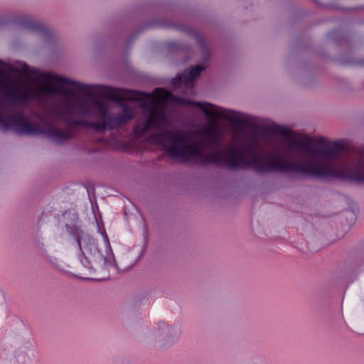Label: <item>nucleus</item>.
Here are the masks:
<instances>
[{"mask_svg": "<svg viewBox=\"0 0 364 364\" xmlns=\"http://www.w3.org/2000/svg\"><path fill=\"white\" fill-rule=\"evenodd\" d=\"M183 30L188 35L193 36L198 43L202 53V58L205 63H208L210 57V51L207 40L196 29L189 26H184Z\"/></svg>", "mask_w": 364, "mask_h": 364, "instance_id": "0eeeda50", "label": "nucleus"}, {"mask_svg": "<svg viewBox=\"0 0 364 364\" xmlns=\"http://www.w3.org/2000/svg\"><path fill=\"white\" fill-rule=\"evenodd\" d=\"M22 26L28 30L37 31L43 33L44 36H48L49 30L43 25L28 18H23L21 21Z\"/></svg>", "mask_w": 364, "mask_h": 364, "instance_id": "9d476101", "label": "nucleus"}, {"mask_svg": "<svg viewBox=\"0 0 364 364\" xmlns=\"http://www.w3.org/2000/svg\"><path fill=\"white\" fill-rule=\"evenodd\" d=\"M23 72L26 74H36L38 73V70L36 69H31L28 65H26V67L23 68Z\"/></svg>", "mask_w": 364, "mask_h": 364, "instance_id": "dca6fc26", "label": "nucleus"}, {"mask_svg": "<svg viewBox=\"0 0 364 364\" xmlns=\"http://www.w3.org/2000/svg\"><path fill=\"white\" fill-rule=\"evenodd\" d=\"M205 68L206 65H197L191 68L188 72L191 77H193V81L200 76L201 72L203 71Z\"/></svg>", "mask_w": 364, "mask_h": 364, "instance_id": "f8f14e48", "label": "nucleus"}, {"mask_svg": "<svg viewBox=\"0 0 364 364\" xmlns=\"http://www.w3.org/2000/svg\"><path fill=\"white\" fill-rule=\"evenodd\" d=\"M0 125L4 129L16 127L19 133L46 134L50 138L57 139L59 143L72 138L68 132L59 129L51 123L46 122L44 127H40L39 124L27 119L22 112L7 115L0 114Z\"/></svg>", "mask_w": 364, "mask_h": 364, "instance_id": "7ed1b4c3", "label": "nucleus"}, {"mask_svg": "<svg viewBox=\"0 0 364 364\" xmlns=\"http://www.w3.org/2000/svg\"><path fill=\"white\" fill-rule=\"evenodd\" d=\"M362 64L364 65V60L362 62Z\"/></svg>", "mask_w": 364, "mask_h": 364, "instance_id": "4be33fe9", "label": "nucleus"}, {"mask_svg": "<svg viewBox=\"0 0 364 364\" xmlns=\"http://www.w3.org/2000/svg\"><path fill=\"white\" fill-rule=\"evenodd\" d=\"M175 46L174 43H171L169 45V48H171L172 47Z\"/></svg>", "mask_w": 364, "mask_h": 364, "instance_id": "6ab92c4d", "label": "nucleus"}, {"mask_svg": "<svg viewBox=\"0 0 364 364\" xmlns=\"http://www.w3.org/2000/svg\"><path fill=\"white\" fill-rule=\"evenodd\" d=\"M33 99L27 91L0 87V102L6 105H25Z\"/></svg>", "mask_w": 364, "mask_h": 364, "instance_id": "423d86ee", "label": "nucleus"}, {"mask_svg": "<svg viewBox=\"0 0 364 364\" xmlns=\"http://www.w3.org/2000/svg\"><path fill=\"white\" fill-rule=\"evenodd\" d=\"M81 106H82V109L83 110H85V111H87V105L85 103H82V104L81 105Z\"/></svg>", "mask_w": 364, "mask_h": 364, "instance_id": "f3484780", "label": "nucleus"}, {"mask_svg": "<svg viewBox=\"0 0 364 364\" xmlns=\"http://www.w3.org/2000/svg\"><path fill=\"white\" fill-rule=\"evenodd\" d=\"M181 77L183 85H186V87H188L189 84H193L194 82L193 80V77H191L189 72H184L183 74L181 75Z\"/></svg>", "mask_w": 364, "mask_h": 364, "instance_id": "4468645a", "label": "nucleus"}, {"mask_svg": "<svg viewBox=\"0 0 364 364\" xmlns=\"http://www.w3.org/2000/svg\"><path fill=\"white\" fill-rule=\"evenodd\" d=\"M95 105L98 110L101 112L102 118L105 120L107 129L113 130L119 128L117 117H112L108 114L105 105L100 101H96Z\"/></svg>", "mask_w": 364, "mask_h": 364, "instance_id": "6e6552de", "label": "nucleus"}, {"mask_svg": "<svg viewBox=\"0 0 364 364\" xmlns=\"http://www.w3.org/2000/svg\"><path fill=\"white\" fill-rule=\"evenodd\" d=\"M171 84L176 87L180 86L181 85H182L183 82H182L181 75H178L175 77H173L171 80Z\"/></svg>", "mask_w": 364, "mask_h": 364, "instance_id": "2eb2a0df", "label": "nucleus"}, {"mask_svg": "<svg viewBox=\"0 0 364 364\" xmlns=\"http://www.w3.org/2000/svg\"><path fill=\"white\" fill-rule=\"evenodd\" d=\"M5 65V63H4V61L2 60H0V66H4Z\"/></svg>", "mask_w": 364, "mask_h": 364, "instance_id": "a211bd4d", "label": "nucleus"}, {"mask_svg": "<svg viewBox=\"0 0 364 364\" xmlns=\"http://www.w3.org/2000/svg\"><path fill=\"white\" fill-rule=\"evenodd\" d=\"M176 100L182 105L200 108L208 120L217 118L223 119L235 124L240 129L244 128L250 124V119L247 117H242L240 112L226 109H219L210 102H197L179 97L176 98Z\"/></svg>", "mask_w": 364, "mask_h": 364, "instance_id": "20e7f679", "label": "nucleus"}, {"mask_svg": "<svg viewBox=\"0 0 364 364\" xmlns=\"http://www.w3.org/2000/svg\"><path fill=\"white\" fill-rule=\"evenodd\" d=\"M65 229L67 232L72 235L75 240L76 241L77 246L81 252L82 251V245H81V238L82 235L83 233L82 230L76 225H66ZM82 255H84V253L82 252Z\"/></svg>", "mask_w": 364, "mask_h": 364, "instance_id": "9b49d317", "label": "nucleus"}, {"mask_svg": "<svg viewBox=\"0 0 364 364\" xmlns=\"http://www.w3.org/2000/svg\"><path fill=\"white\" fill-rule=\"evenodd\" d=\"M196 137L202 145L215 151L203 154L201 149L179 131L166 129L151 135L149 139L159 145L168 141L166 153L171 158H199L202 166L213 164L237 168L245 165L259 172H296L364 183V149L355 164L343 168L325 162L335 161L346 150L341 141L333 142L324 137L314 139L277 124L255 127L245 144L231 146L227 151L218 149L220 132L213 126L198 130Z\"/></svg>", "mask_w": 364, "mask_h": 364, "instance_id": "f257e3e1", "label": "nucleus"}, {"mask_svg": "<svg viewBox=\"0 0 364 364\" xmlns=\"http://www.w3.org/2000/svg\"><path fill=\"white\" fill-rule=\"evenodd\" d=\"M153 95L158 100H163L164 98V95H166L167 96H173L171 92L162 87L155 88L153 91Z\"/></svg>", "mask_w": 364, "mask_h": 364, "instance_id": "ddd939ff", "label": "nucleus"}, {"mask_svg": "<svg viewBox=\"0 0 364 364\" xmlns=\"http://www.w3.org/2000/svg\"><path fill=\"white\" fill-rule=\"evenodd\" d=\"M73 109L74 105L72 102L66 103L61 106V110L58 113V114L65 121L68 127L70 129H76L78 127H86L97 131H105L107 129L105 120H103L102 122H95L86 120H75L70 117Z\"/></svg>", "mask_w": 364, "mask_h": 364, "instance_id": "39448f33", "label": "nucleus"}, {"mask_svg": "<svg viewBox=\"0 0 364 364\" xmlns=\"http://www.w3.org/2000/svg\"><path fill=\"white\" fill-rule=\"evenodd\" d=\"M50 83L55 92L68 96H73L74 91L80 92L90 96L111 100L118 102L122 107L123 114L116 116L119 127L126 124L134 118V113L127 104L123 103L125 100L138 101L140 97L145 95L139 90L125 88H116L107 85H87L80 82L65 77L63 76L53 75L50 77Z\"/></svg>", "mask_w": 364, "mask_h": 364, "instance_id": "f03ea898", "label": "nucleus"}, {"mask_svg": "<svg viewBox=\"0 0 364 364\" xmlns=\"http://www.w3.org/2000/svg\"><path fill=\"white\" fill-rule=\"evenodd\" d=\"M87 263H89V262H87ZM83 264H84V266H85V267H88V264H85V263H84Z\"/></svg>", "mask_w": 364, "mask_h": 364, "instance_id": "412c9836", "label": "nucleus"}, {"mask_svg": "<svg viewBox=\"0 0 364 364\" xmlns=\"http://www.w3.org/2000/svg\"><path fill=\"white\" fill-rule=\"evenodd\" d=\"M137 36V33H134L132 35V37L135 38Z\"/></svg>", "mask_w": 364, "mask_h": 364, "instance_id": "aec40b11", "label": "nucleus"}, {"mask_svg": "<svg viewBox=\"0 0 364 364\" xmlns=\"http://www.w3.org/2000/svg\"><path fill=\"white\" fill-rule=\"evenodd\" d=\"M163 120V117L159 114H154L151 117L147 119L145 122V124L140 127L137 126L134 127V132L136 134L142 135L145 134L147 129L151 127L155 126L156 123L160 122Z\"/></svg>", "mask_w": 364, "mask_h": 364, "instance_id": "1a4fd4ad", "label": "nucleus"}]
</instances>
